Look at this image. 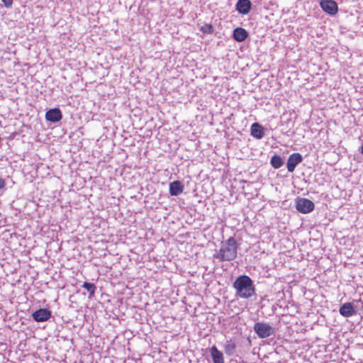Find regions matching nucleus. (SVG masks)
<instances>
[{"label":"nucleus","instance_id":"f257e3e1","mask_svg":"<svg viewBox=\"0 0 363 363\" xmlns=\"http://www.w3.org/2000/svg\"><path fill=\"white\" fill-rule=\"evenodd\" d=\"M238 245L233 237H230L223 243L218 252L213 255V258L220 262L233 261L238 255Z\"/></svg>","mask_w":363,"mask_h":363},{"label":"nucleus","instance_id":"f03ea898","mask_svg":"<svg viewBox=\"0 0 363 363\" xmlns=\"http://www.w3.org/2000/svg\"><path fill=\"white\" fill-rule=\"evenodd\" d=\"M233 287L236 290V295L242 298H250L255 293L252 281L247 275L238 277L233 283Z\"/></svg>","mask_w":363,"mask_h":363},{"label":"nucleus","instance_id":"7ed1b4c3","mask_svg":"<svg viewBox=\"0 0 363 363\" xmlns=\"http://www.w3.org/2000/svg\"><path fill=\"white\" fill-rule=\"evenodd\" d=\"M254 330L259 338H266L274 333V330L271 325L262 322L256 323L254 325Z\"/></svg>","mask_w":363,"mask_h":363},{"label":"nucleus","instance_id":"20e7f679","mask_svg":"<svg viewBox=\"0 0 363 363\" xmlns=\"http://www.w3.org/2000/svg\"><path fill=\"white\" fill-rule=\"evenodd\" d=\"M296 207L298 211L308 213L313 211L315 206L311 200L302 198L297 200Z\"/></svg>","mask_w":363,"mask_h":363},{"label":"nucleus","instance_id":"39448f33","mask_svg":"<svg viewBox=\"0 0 363 363\" xmlns=\"http://www.w3.org/2000/svg\"><path fill=\"white\" fill-rule=\"evenodd\" d=\"M320 6L326 13L334 16L338 11V6L334 0H320Z\"/></svg>","mask_w":363,"mask_h":363},{"label":"nucleus","instance_id":"423d86ee","mask_svg":"<svg viewBox=\"0 0 363 363\" xmlns=\"http://www.w3.org/2000/svg\"><path fill=\"white\" fill-rule=\"evenodd\" d=\"M303 157L300 153L291 154L287 160V169L289 172H293L297 164L301 163Z\"/></svg>","mask_w":363,"mask_h":363},{"label":"nucleus","instance_id":"0eeeda50","mask_svg":"<svg viewBox=\"0 0 363 363\" xmlns=\"http://www.w3.org/2000/svg\"><path fill=\"white\" fill-rule=\"evenodd\" d=\"M36 322H44L51 317V311L46 308H40L35 311L32 315Z\"/></svg>","mask_w":363,"mask_h":363},{"label":"nucleus","instance_id":"6e6552de","mask_svg":"<svg viewBox=\"0 0 363 363\" xmlns=\"http://www.w3.org/2000/svg\"><path fill=\"white\" fill-rule=\"evenodd\" d=\"M62 118V114L60 108H54L48 111L45 113V119L52 123L59 122Z\"/></svg>","mask_w":363,"mask_h":363},{"label":"nucleus","instance_id":"1a4fd4ad","mask_svg":"<svg viewBox=\"0 0 363 363\" xmlns=\"http://www.w3.org/2000/svg\"><path fill=\"white\" fill-rule=\"evenodd\" d=\"M252 4L250 0H238L236 4L237 11L242 15L249 13Z\"/></svg>","mask_w":363,"mask_h":363},{"label":"nucleus","instance_id":"9d476101","mask_svg":"<svg viewBox=\"0 0 363 363\" xmlns=\"http://www.w3.org/2000/svg\"><path fill=\"white\" fill-rule=\"evenodd\" d=\"M339 312L342 316L346 318L351 317L356 314V311L350 302L345 303L340 306Z\"/></svg>","mask_w":363,"mask_h":363},{"label":"nucleus","instance_id":"9b49d317","mask_svg":"<svg viewBox=\"0 0 363 363\" xmlns=\"http://www.w3.org/2000/svg\"><path fill=\"white\" fill-rule=\"evenodd\" d=\"M184 186L180 181H174L169 184V194L171 196H177L182 193Z\"/></svg>","mask_w":363,"mask_h":363},{"label":"nucleus","instance_id":"f8f14e48","mask_svg":"<svg viewBox=\"0 0 363 363\" xmlns=\"http://www.w3.org/2000/svg\"><path fill=\"white\" fill-rule=\"evenodd\" d=\"M250 131L252 136L257 139L262 138L264 135L263 127L257 123H255L251 125Z\"/></svg>","mask_w":363,"mask_h":363},{"label":"nucleus","instance_id":"ddd939ff","mask_svg":"<svg viewBox=\"0 0 363 363\" xmlns=\"http://www.w3.org/2000/svg\"><path fill=\"white\" fill-rule=\"evenodd\" d=\"M233 36L237 42L244 41L248 36L247 31L242 28H236L233 30Z\"/></svg>","mask_w":363,"mask_h":363},{"label":"nucleus","instance_id":"4468645a","mask_svg":"<svg viewBox=\"0 0 363 363\" xmlns=\"http://www.w3.org/2000/svg\"><path fill=\"white\" fill-rule=\"evenodd\" d=\"M210 352L213 363H224L223 353L215 345L211 347Z\"/></svg>","mask_w":363,"mask_h":363},{"label":"nucleus","instance_id":"2eb2a0df","mask_svg":"<svg viewBox=\"0 0 363 363\" xmlns=\"http://www.w3.org/2000/svg\"><path fill=\"white\" fill-rule=\"evenodd\" d=\"M235 349L236 344L232 340L227 341L224 346L225 353L228 356L233 355L235 352Z\"/></svg>","mask_w":363,"mask_h":363},{"label":"nucleus","instance_id":"dca6fc26","mask_svg":"<svg viewBox=\"0 0 363 363\" xmlns=\"http://www.w3.org/2000/svg\"><path fill=\"white\" fill-rule=\"evenodd\" d=\"M270 163L275 169H279L283 165V160L279 155H274L272 157Z\"/></svg>","mask_w":363,"mask_h":363},{"label":"nucleus","instance_id":"f3484780","mask_svg":"<svg viewBox=\"0 0 363 363\" xmlns=\"http://www.w3.org/2000/svg\"><path fill=\"white\" fill-rule=\"evenodd\" d=\"M82 287L86 289L89 292V297H93L95 294L96 291V286L94 284L89 283V282H84Z\"/></svg>","mask_w":363,"mask_h":363},{"label":"nucleus","instance_id":"a211bd4d","mask_svg":"<svg viewBox=\"0 0 363 363\" xmlns=\"http://www.w3.org/2000/svg\"><path fill=\"white\" fill-rule=\"evenodd\" d=\"M200 30L203 33L211 34L213 32V28L212 25L206 23L201 27Z\"/></svg>","mask_w":363,"mask_h":363},{"label":"nucleus","instance_id":"6ab92c4d","mask_svg":"<svg viewBox=\"0 0 363 363\" xmlns=\"http://www.w3.org/2000/svg\"><path fill=\"white\" fill-rule=\"evenodd\" d=\"M6 8H11L13 5V0H1Z\"/></svg>","mask_w":363,"mask_h":363},{"label":"nucleus","instance_id":"aec40b11","mask_svg":"<svg viewBox=\"0 0 363 363\" xmlns=\"http://www.w3.org/2000/svg\"><path fill=\"white\" fill-rule=\"evenodd\" d=\"M6 186L5 180L2 178H0V189H4Z\"/></svg>","mask_w":363,"mask_h":363},{"label":"nucleus","instance_id":"412c9836","mask_svg":"<svg viewBox=\"0 0 363 363\" xmlns=\"http://www.w3.org/2000/svg\"><path fill=\"white\" fill-rule=\"evenodd\" d=\"M361 153L363 155V145L361 147Z\"/></svg>","mask_w":363,"mask_h":363}]
</instances>
